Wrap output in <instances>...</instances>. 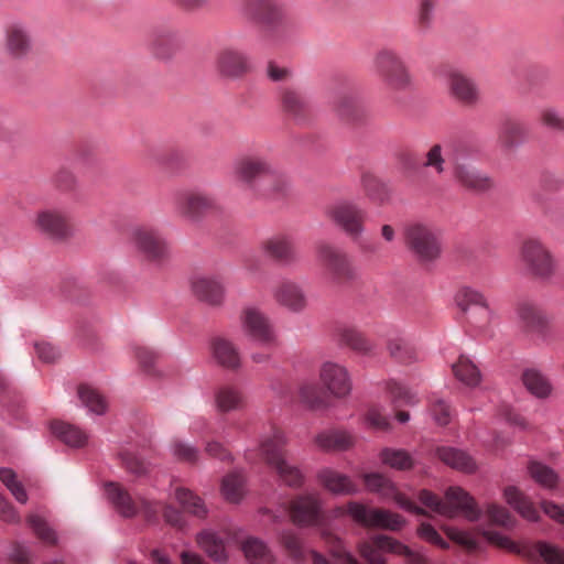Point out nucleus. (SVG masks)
Listing matches in <instances>:
<instances>
[{"mask_svg":"<svg viewBox=\"0 0 564 564\" xmlns=\"http://www.w3.org/2000/svg\"><path fill=\"white\" fill-rule=\"evenodd\" d=\"M243 14L262 26L275 42L284 40L299 29L297 21L272 0H247Z\"/></svg>","mask_w":564,"mask_h":564,"instance_id":"obj_1","label":"nucleus"},{"mask_svg":"<svg viewBox=\"0 0 564 564\" xmlns=\"http://www.w3.org/2000/svg\"><path fill=\"white\" fill-rule=\"evenodd\" d=\"M238 177L250 188L269 198L286 194L288 181L284 174L271 167L263 160L246 159L236 169Z\"/></svg>","mask_w":564,"mask_h":564,"instance_id":"obj_2","label":"nucleus"},{"mask_svg":"<svg viewBox=\"0 0 564 564\" xmlns=\"http://www.w3.org/2000/svg\"><path fill=\"white\" fill-rule=\"evenodd\" d=\"M417 498L426 508L447 518H453L459 512L468 521L477 522L482 514L475 498L462 487L452 486L447 488L445 491L446 501H443L429 489H421Z\"/></svg>","mask_w":564,"mask_h":564,"instance_id":"obj_3","label":"nucleus"},{"mask_svg":"<svg viewBox=\"0 0 564 564\" xmlns=\"http://www.w3.org/2000/svg\"><path fill=\"white\" fill-rule=\"evenodd\" d=\"M284 444L283 433L275 432L273 437L262 443V453L267 464L274 469L280 481L290 488L299 489L304 485L305 476L299 467L286 462Z\"/></svg>","mask_w":564,"mask_h":564,"instance_id":"obj_4","label":"nucleus"},{"mask_svg":"<svg viewBox=\"0 0 564 564\" xmlns=\"http://www.w3.org/2000/svg\"><path fill=\"white\" fill-rule=\"evenodd\" d=\"M290 518L297 528H319L328 525V517L317 494H301L290 502Z\"/></svg>","mask_w":564,"mask_h":564,"instance_id":"obj_5","label":"nucleus"},{"mask_svg":"<svg viewBox=\"0 0 564 564\" xmlns=\"http://www.w3.org/2000/svg\"><path fill=\"white\" fill-rule=\"evenodd\" d=\"M375 69L383 83L395 90L406 89L411 84L409 70L400 56L391 50H381L375 57Z\"/></svg>","mask_w":564,"mask_h":564,"instance_id":"obj_6","label":"nucleus"},{"mask_svg":"<svg viewBox=\"0 0 564 564\" xmlns=\"http://www.w3.org/2000/svg\"><path fill=\"white\" fill-rule=\"evenodd\" d=\"M329 105L338 119L347 124H362L368 119V111L351 88H343L332 94Z\"/></svg>","mask_w":564,"mask_h":564,"instance_id":"obj_7","label":"nucleus"},{"mask_svg":"<svg viewBox=\"0 0 564 564\" xmlns=\"http://www.w3.org/2000/svg\"><path fill=\"white\" fill-rule=\"evenodd\" d=\"M405 242L420 262H430L441 254L436 236L423 225H413L405 230Z\"/></svg>","mask_w":564,"mask_h":564,"instance_id":"obj_8","label":"nucleus"},{"mask_svg":"<svg viewBox=\"0 0 564 564\" xmlns=\"http://www.w3.org/2000/svg\"><path fill=\"white\" fill-rule=\"evenodd\" d=\"M327 214L354 240L358 239L362 234L366 212L357 205L349 202H340L330 207Z\"/></svg>","mask_w":564,"mask_h":564,"instance_id":"obj_9","label":"nucleus"},{"mask_svg":"<svg viewBox=\"0 0 564 564\" xmlns=\"http://www.w3.org/2000/svg\"><path fill=\"white\" fill-rule=\"evenodd\" d=\"M528 127L519 118L503 113L497 126V142L503 152H513L525 143Z\"/></svg>","mask_w":564,"mask_h":564,"instance_id":"obj_10","label":"nucleus"},{"mask_svg":"<svg viewBox=\"0 0 564 564\" xmlns=\"http://www.w3.org/2000/svg\"><path fill=\"white\" fill-rule=\"evenodd\" d=\"M182 45L183 40L180 33L165 24L154 26L148 37L151 53L163 61L172 58Z\"/></svg>","mask_w":564,"mask_h":564,"instance_id":"obj_11","label":"nucleus"},{"mask_svg":"<svg viewBox=\"0 0 564 564\" xmlns=\"http://www.w3.org/2000/svg\"><path fill=\"white\" fill-rule=\"evenodd\" d=\"M242 327L245 333L261 346L272 347L276 344L272 325L256 307H248L243 311Z\"/></svg>","mask_w":564,"mask_h":564,"instance_id":"obj_12","label":"nucleus"},{"mask_svg":"<svg viewBox=\"0 0 564 564\" xmlns=\"http://www.w3.org/2000/svg\"><path fill=\"white\" fill-rule=\"evenodd\" d=\"M132 240L138 251L150 261L161 262L169 252L163 237L155 230L139 227L132 231Z\"/></svg>","mask_w":564,"mask_h":564,"instance_id":"obj_13","label":"nucleus"},{"mask_svg":"<svg viewBox=\"0 0 564 564\" xmlns=\"http://www.w3.org/2000/svg\"><path fill=\"white\" fill-rule=\"evenodd\" d=\"M319 260L327 268L333 279L338 282H347L355 278V272L347 256L339 249L321 242L317 247Z\"/></svg>","mask_w":564,"mask_h":564,"instance_id":"obj_14","label":"nucleus"},{"mask_svg":"<svg viewBox=\"0 0 564 564\" xmlns=\"http://www.w3.org/2000/svg\"><path fill=\"white\" fill-rule=\"evenodd\" d=\"M522 258L530 272L538 278L546 279L554 270L550 252L539 241H525L522 247Z\"/></svg>","mask_w":564,"mask_h":564,"instance_id":"obj_15","label":"nucleus"},{"mask_svg":"<svg viewBox=\"0 0 564 564\" xmlns=\"http://www.w3.org/2000/svg\"><path fill=\"white\" fill-rule=\"evenodd\" d=\"M107 500L118 514L124 519H132L138 516L139 508L131 495L117 481H106L104 484Z\"/></svg>","mask_w":564,"mask_h":564,"instance_id":"obj_16","label":"nucleus"},{"mask_svg":"<svg viewBox=\"0 0 564 564\" xmlns=\"http://www.w3.org/2000/svg\"><path fill=\"white\" fill-rule=\"evenodd\" d=\"M216 68L224 77L239 78L250 70V63L243 53L225 48L217 55Z\"/></svg>","mask_w":564,"mask_h":564,"instance_id":"obj_17","label":"nucleus"},{"mask_svg":"<svg viewBox=\"0 0 564 564\" xmlns=\"http://www.w3.org/2000/svg\"><path fill=\"white\" fill-rule=\"evenodd\" d=\"M321 379L328 391L337 397L343 398L351 391V381L348 371L334 362H325L322 371Z\"/></svg>","mask_w":564,"mask_h":564,"instance_id":"obj_18","label":"nucleus"},{"mask_svg":"<svg viewBox=\"0 0 564 564\" xmlns=\"http://www.w3.org/2000/svg\"><path fill=\"white\" fill-rule=\"evenodd\" d=\"M316 479L327 491L335 496H352L359 492L358 486L349 476L328 467L319 469Z\"/></svg>","mask_w":564,"mask_h":564,"instance_id":"obj_19","label":"nucleus"},{"mask_svg":"<svg viewBox=\"0 0 564 564\" xmlns=\"http://www.w3.org/2000/svg\"><path fill=\"white\" fill-rule=\"evenodd\" d=\"M454 176L464 188L474 193H485L494 186L490 176L467 163H456Z\"/></svg>","mask_w":564,"mask_h":564,"instance_id":"obj_20","label":"nucleus"},{"mask_svg":"<svg viewBox=\"0 0 564 564\" xmlns=\"http://www.w3.org/2000/svg\"><path fill=\"white\" fill-rule=\"evenodd\" d=\"M517 315L523 333L529 336L545 337L547 322L534 305L528 302L519 303L517 306Z\"/></svg>","mask_w":564,"mask_h":564,"instance_id":"obj_21","label":"nucleus"},{"mask_svg":"<svg viewBox=\"0 0 564 564\" xmlns=\"http://www.w3.org/2000/svg\"><path fill=\"white\" fill-rule=\"evenodd\" d=\"M435 456L448 467L464 474H475L478 465L474 457L466 451L452 446H437Z\"/></svg>","mask_w":564,"mask_h":564,"instance_id":"obj_22","label":"nucleus"},{"mask_svg":"<svg viewBox=\"0 0 564 564\" xmlns=\"http://www.w3.org/2000/svg\"><path fill=\"white\" fill-rule=\"evenodd\" d=\"M37 228L53 240H64L70 235L66 218L55 210L39 213L36 218Z\"/></svg>","mask_w":564,"mask_h":564,"instance_id":"obj_23","label":"nucleus"},{"mask_svg":"<svg viewBox=\"0 0 564 564\" xmlns=\"http://www.w3.org/2000/svg\"><path fill=\"white\" fill-rule=\"evenodd\" d=\"M506 502L523 519L530 522H539L541 516L534 503L517 486H507L503 489Z\"/></svg>","mask_w":564,"mask_h":564,"instance_id":"obj_24","label":"nucleus"},{"mask_svg":"<svg viewBox=\"0 0 564 564\" xmlns=\"http://www.w3.org/2000/svg\"><path fill=\"white\" fill-rule=\"evenodd\" d=\"M481 535L487 540L488 543L498 546L499 549L507 550L508 552L521 555L528 558L532 563H538L536 557V543L534 545L520 546L518 543L512 541L509 536L501 534L498 531L482 530Z\"/></svg>","mask_w":564,"mask_h":564,"instance_id":"obj_25","label":"nucleus"},{"mask_svg":"<svg viewBox=\"0 0 564 564\" xmlns=\"http://www.w3.org/2000/svg\"><path fill=\"white\" fill-rule=\"evenodd\" d=\"M481 535L487 540L488 543L498 546L499 549L507 550L508 552L521 555L528 558L532 563H538L536 557V543L534 545L520 546L518 543L512 541L509 536L501 534L498 531L482 530Z\"/></svg>","mask_w":564,"mask_h":564,"instance_id":"obj_26","label":"nucleus"},{"mask_svg":"<svg viewBox=\"0 0 564 564\" xmlns=\"http://www.w3.org/2000/svg\"><path fill=\"white\" fill-rule=\"evenodd\" d=\"M481 535L487 540L488 543L498 546L499 549L507 550L508 552L521 555L528 558L532 563H538L536 557V543L534 545L520 546L518 543L512 541L509 536L501 534L498 531L482 530Z\"/></svg>","mask_w":564,"mask_h":564,"instance_id":"obj_27","label":"nucleus"},{"mask_svg":"<svg viewBox=\"0 0 564 564\" xmlns=\"http://www.w3.org/2000/svg\"><path fill=\"white\" fill-rule=\"evenodd\" d=\"M481 535L487 540L488 543L498 546L499 549L507 550L508 552L521 555L528 558L532 563H538L536 557V543L534 545L520 546L518 543L512 541L509 536L501 534L498 531L482 530Z\"/></svg>","mask_w":564,"mask_h":564,"instance_id":"obj_28","label":"nucleus"},{"mask_svg":"<svg viewBox=\"0 0 564 564\" xmlns=\"http://www.w3.org/2000/svg\"><path fill=\"white\" fill-rule=\"evenodd\" d=\"M283 110L299 123L304 124L312 117V109L305 98L297 91L285 89L282 94Z\"/></svg>","mask_w":564,"mask_h":564,"instance_id":"obj_29","label":"nucleus"},{"mask_svg":"<svg viewBox=\"0 0 564 564\" xmlns=\"http://www.w3.org/2000/svg\"><path fill=\"white\" fill-rule=\"evenodd\" d=\"M452 96L466 106H474L478 101V89L474 82L460 73L452 72L448 77Z\"/></svg>","mask_w":564,"mask_h":564,"instance_id":"obj_30","label":"nucleus"},{"mask_svg":"<svg viewBox=\"0 0 564 564\" xmlns=\"http://www.w3.org/2000/svg\"><path fill=\"white\" fill-rule=\"evenodd\" d=\"M196 542L214 562L225 563L228 561L225 541L217 532L209 529L202 530L196 535Z\"/></svg>","mask_w":564,"mask_h":564,"instance_id":"obj_31","label":"nucleus"},{"mask_svg":"<svg viewBox=\"0 0 564 564\" xmlns=\"http://www.w3.org/2000/svg\"><path fill=\"white\" fill-rule=\"evenodd\" d=\"M6 47L9 55L13 58H23L30 53L32 41L21 24L13 23L8 26Z\"/></svg>","mask_w":564,"mask_h":564,"instance_id":"obj_32","label":"nucleus"},{"mask_svg":"<svg viewBox=\"0 0 564 564\" xmlns=\"http://www.w3.org/2000/svg\"><path fill=\"white\" fill-rule=\"evenodd\" d=\"M192 290L195 296L208 305H220L224 300V286L214 279L198 278L192 282Z\"/></svg>","mask_w":564,"mask_h":564,"instance_id":"obj_33","label":"nucleus"},{"mask_svg":"<svg viewBox=\"0 0 564 564\" xmlns=\"http://www.w3.org/2000/svg\"><path fill=\"white\" fill-rule=\"evenodd\" d=\"M212 354L218 365L236 370L240 367V356L234 344L225 338L215 337L210 341Z\"/></svg>","mask_w":564,"mask_h":564,"instance_id":"obj_34","label":"nucleus"},{"mask_svg":"<svg viewBox=\"0 0 564 564\" xmlns=\"http://www.w3.org/2000/svg\"><path fill=\"white\" fill-rule=\"evenodd\" d=\"M51 433L65 445L83 447L87 443V435L77 426L61 420H54L50 424Z\"/></svg>","mask_w":564,"mask_h":564,"instance_id":"obj_35","label":"nucleus"},{"mask_svg":"<svg viewBox=\"0 0 564 564\" xmlns=\"http://www.w3.org/2000/svg\"><path fill=\"white\" fill-rule=\"evenodd\" d=\"M373 542L381 550H386L392 554L406 556L409 564H429L424 556L414 553L408 545L392 536L377 534L373 536Z\"/></svg>","mask_w":564,"mask_h":564,"instance_id":"obj_36","label":"nucleus"},{"mask_svg":"<svg viewBox=\"0 0 564 564\" xmlns=\"http://www.w3.org/2000/svg\"><path fill=\"white\" fill-rule=\"evenodd\" d=\"M321 538L327 546V552L339 564H354L357 560L354 554L347 550L345 542L329 529L321 530Z\"/></svg>","mask_w":564,"mask_h":564,"instance_id":"obj_37","label":"nucleus"},{"mask_svg":"<svg viewBox=\"0 0 564 564\" xmlns=\"http://www.w3.org/2000/svg\"><path fill=\"white\" fill-rule=\"evenodd\" d=\"M379 458L383 465L400 471L411 470L415 466L414 458L403 448L383 447Z\"/></svg>","mask_w":564,"mask_h":564,"instance_id":"obj_38","label":"nucleus"},{"mask_svg":"<svg viewBox=\"0 0 564 564\" xmlns=\"http://www.w3.org/2000/svg\"><path fill=\"white\" fill-rule=\"evenodd\" d=\"M521 380L527 390L538 399H546L552 393L551 382L534 368L524 369Z\"/></svg>","mask_w":564,"mask_h":564,"instance_id":"obj_39","label":"nucleus"},{"mask_svg":"<svg viewBox=\"0 0 564 564\" xmlns=\"http://www.w3.org/2000/svg\"><path fill=\"white\" fill-rule=\"evenodd\" d=\"M265 253L269 258L282 264H290L296 260L294 246L286 238L269 240L265 243Z\"/></svg>","mask_w":564,"mask_h":564,"instance_id":"obj_40","label":"nucleus"},{"mask_svg":"<svg viewBox=\"0 0 564 564\" xmlns=\"http://www.w3.org/2000/svg\"><path fill=\"white\" fill-rule=\"evenodd\" d=\"M378 508H371L359 501H348L345 513L358 525L367 529L376 528Z\"/></svg>","mask_w":564,"mask_h":564,"instance_id":"obj_41","label":"nucleus"},{"mask_svg":"<svg viewBox=\"0 0 564 564\" xmlns=\"http://www.w3.org/2000/svg\"><path fill=\"white\" fill-rule=\"evenodd\" d=\"M455 302L464 313L473 305L480 306L485 314V322L489 321L491 312L485 296L480 292L469 286H464L456 293Z\"/></svg>","mask_w":564,"mask_h":564,"instance_id":"obj_42","label":"nucleus"},{"mask_svg":"<svg viewBox=\"0 0 564 564\" xmlns=\"http://www.w3.org/2000/svg\"><path fill=\"white\" fill-rule=\"evenodd\" d=\"M175 498L187 513L205 519L208 510L204 500L187 488L180 487L175 490Z\"/></svg>","mask_w":564,"mask_h":564,"instance_id":"obj_43","label":"nucleus"},{"mask_svg":"<svg viewBox=\"0 0 564 564\" xmlns=\"http://www.w3.org/2000/svg\"><path fill=\"white\" fill-rule=\"evenodd\" d=\"M338 341L343 346L349 347L357 354L370 355L373 350V344L368 340L362 333L355 328H344L338 333Z\"/></svg>","mask_w":564,"mask_h":564,"instance_id":"obj_44","label":"nucleus"},{"mask_svg":"<svg viewBox=\"0 0 564 564\" xmlns=\"http://www.w3.org/2000/svg\"><path fill=\"white\" fill-rule=\"evenodd\" d=\"M213 207V200L206 196L187 194L180 204L181 213L191 220H197Z\"/></svg>","mask_w":564,"mask_h":564,"instance_id":"obj_45","label":"nucleus"},{"mask_svg":"<svg viewBox=\"0 0 564 564\" xmlns=\"http://www.w3.org/2000/svg\"><path fill=\"white\" fill-rule=\"evenodd\" d=\"M455 378L469 387H476L480 383L481 375L478 367L467 357L460 356L452 366Z\"/></svg>","mask_w":564,"mask_h":564,"instance_id":"obj_46","label":"nucleus"},{"mask_svg":"<svg viewBox=\"0 0 564 564\" xmlns=\"http://www.w3.org/2000/svg\"><path fill=\"white\" fill-rule=\"evenodd\" d=\"M361 479L366 490L371 494L380 495L381 497H390V494L395 490V484L386 475L371 471L361 475Z\"/></svg>","mask_w":564,"mask_h":564,"instance_id":"obj_47","label":"nucleus"},{"mask_svg":"<svg viewBox=\"0 0 564 564\" xmlns=\"http://www.w3.org/2000/svg\"><path fill=\"white\" fill-rule=\"evenodd\" d=\"M278 302L294 312L301 311L305 305V299L300 288L293 283H283L276 291Z\"/></svg>","mask_w":564,"mask_h":564,"instance_id":"obj_48","label":"nucleus"},{"mask_svg":"<svg viewBox=\"0 0 564 564\" xmlns=\"http://www.w3.org/2000/svg\"><path fill=\"white\" fill-rule=\"evenodd\" d=\"M77 393L83 405L87 408L89 412L97 415H104L107 412V402L97 390L88 384L82 383L78 386Z\"/></svg>","mask_w":564,"mask_h":564,"instance_id":"obj_49","label":"nucleus"},{"mask_svg":"<svg viewBox=\"0 0 564 564\" xmlns=\"http://www.w3.org/2000/svg\"><path fill=\"white\" fill-rule=\"evenodd\" d=\"M240 549L250 564H259L270 555L267 542L257 536H247Z\"/></svg>","mask_w":564,"mask_h":564,"instance_id":"obj_50","label":"nucleus"},{"mask_svg":"<svg viewBox=\"0 0 564 564\" xmlns=\"http://www.w3.org/2000/svg\"><path fill=\"white\" fill-rule=\"evenodd\" d=\"M528 471L531 478L543 488L554 489L558 485V475L545 464L532 462L528 466Z\"/></svg>","mask_w":564,"mask_h":564,"instance_id":"obj_51","label":"nucleus"},{"mask_svg":"<svg viewBox=\"0 0 564 564\" xmlns=\"http://www.w3.org/2000/svg\"><path fill=\"white\" fill-rule=\"evenodd\" d=\"M121 462V466L126 471L135 478H142L150 473V463L137 453L130 451H123L118 454Z\"/></svg>","mask_w":564,"mask_h":564,"instance_id":"obj_52","label":"nucleus"},{"mask_svg":"<svg viewBox=\"0 0 564 564\" xmlns=\"http://www.w3.org/2000/svg\"><path fill=\"white\" fill-rule=\"evenodd\" d=\"M221 495L231 503H239L243 498V478L237 473L226 475L221 480Z\"/></svg>","mask_w":564,"mask_h":564,"instance_id":"obj_53","label":"nucleus"},{"mask_svg":"<svg viewBox=\"0 0 564 564\" xmlns=\"http://www.w3.org/2000/svg\"><path fill=\"white\" fill-rule=\"evenodd\" d=\"M280 543L293 562L301 563L305 560L303 541L295 532L283 531L280 535Z\"/></svg>","mask_w":564,"mask_h":564,"instance_id":"obj_54","label":"nucleus"},{"mask_svg":"<svg viewBox=\"0 0 564 564\" xmlns=\"http://www.w3.org/2000/svg\"><path fill=\"white\" fill-rule=\"evenodd\" d=\"M387 348L390 357L399 364H411L416 359L413 347L401 337L389 339Z\"/></svg>","mask_w":564,"mask_h":564,"instance_id":"obj_55","label":"nucleus"},{"mask_svg":"<svg viewBox=\"0 0 564 564\" xmlns=\"http://www.w3.org/2000/svg\"><path fill=\"white\" fill-rule=\"evenodd\" d=\"M361 182L367 196L371 200L381 204L389 198L388 187L375 175L365 173L361 177Z\"/></svg>","mask_w":564,"mask_h":564,"instance_id":"obj_56","label":"nucleus"},{"mask_svg":"<svg viewBox=\"0 0 564 564\" xmlns=\"http://www.w3.org/2000/svg\"><path fill=\"white\" fill-rule=\"evenodd\" d=\"M452 149L456 163H459V160L479 153L480 144L475 137L463 135L452 142Z\"/></svg>","mask_w":564,"mask_h":564,"instance_id":"obj_57","label":"nucleus"},{"mask_svg":"<svg viewBox=\"0 0 564 564\" xmlns=\"http://www.w3.org/2000/svg\"><path fill=\"white\" fill-rule=\"evenodd\" d=\"M242 403L241 394L231 387H223L216 393V405L220 412H229L240 408Z\"/></svg>","mask_w":564,"mask_h":564,"instance_id":"obj_58","label":"nucleus"},{"mask_svg":"<svg viewBox=\"0 0 564 564\" xmlns=\"http://www.w3.org/2000/svg\"><path fill=\"white\" fill-rule=\"evenodd\" d=\"M376 521L375 529L389 531H400L406 522L401 514L381 508H378Z\"/></svg>","mask_w":564,"mask_h":564,"instance_id":"obj_59","label":"nucleus"},{"mask_svg":"<svg viewBox=\"0 0 564 564\" xmlns=\"http://www.w3.org/2000/svg\"><path fill=\"white\" fill-rule=\"evenodd\" d=\"M300 398L302 402L311 410H319L327 406L322 391L314 384H304L300 389Z\"/></svg>","mask_w":564,"mask_h":564,"instance_id":"obj_60","label":"nucleus"},{"mask_svg":"<svg viewBox=\"0 0 564 564\" xmlns=\"http://www.w3.org/2000/svg\"><path fill=\"white\" fill-rule=\"evenodd\" d=\"M486 512L490 521L496 525H500L506 529H512L517 523L510 511L503 506L497 503H488L486 507Z\"/></svg>","mask_w":564,"mask_h":564,"instance_id":"obj_61","label":"nucleus"},{"mask_svg":"<svg viewBox=\"0 0 564 564\" xmlns=\"http://www.w3.org/2000/svg\"><path fill=\"white\" fill-rule=\"evenodd\" d=\"M388 390L392 400L393 405L401 406L405 405H414L417 403V398L414 393H412L406 387L397 382L390 381L388 383Z\"/></svg>","mask_w":564,"mask_h":564,"instance_id":"obj_62","label":"nucleus"},{"mask_svg":"<svg viewBox=\"0 0 564 564\" xmlns=\"http://www.w3.org/2000/svg\"><path fill=\"white\" fill-rule=\"evenodd\" d=\"M443 530L447 538L454 543L469 551H476L478 549V541L469 532L455 527H444Z\"/></svg>","mask_w":564,"mask_h":564,"instance_id":"obj_63","label":"nucleus"},{"mask_svg":"<svg viewBox=\"0 0 564 564\" xmlns=\"http://www.w3.org/2000/svg\"><path fill=\"white\" fill-rule=\"evenodd\" d=\"M538 554L547 564H564V551L546 541L536 542Z\"/></svg>","mask_w":564,"mask_h":564,"instance_id":"obj_64","label":"nucleus"}]
</instances>
